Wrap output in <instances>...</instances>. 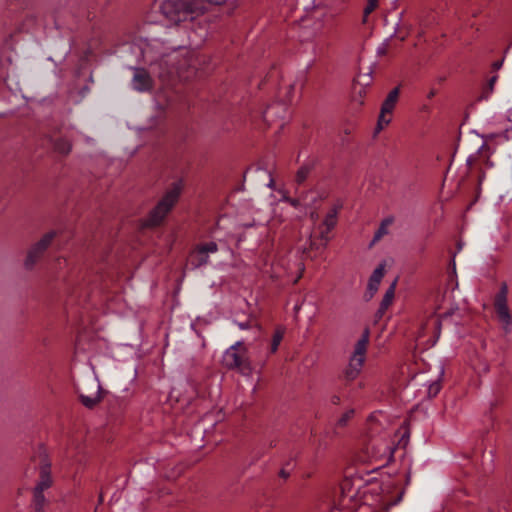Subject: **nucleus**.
I'll return each instance as SVG.
<instances>
[{"instance_id": "obj_11", "label": "nucleus", "mask_w": 512, "mask_h": 512, "mask_svg": "<svg viewBox=\"0 0 512 512\" xmlns=\"http://www.w3.org/2000/svg\"><path fill=\"white\" fill-rule=\"evenodd\" d=\"M308 235V249L319 250L326 246L330 239V226H305Z\"/></svg>"}, {"instance_id": "obj_41", "label": "nucleus", "mask_w": 512, "mask_h": 512, "mask_svg": "<svg viewBox=\"0 0 512 512\" xmlns=\"http://www.w3.org/2000/svg\"><path fill=\"white\" fill-rule=\"evenodd\" d=\"M300 307H301V306H300V305H298V304H296V305L294 306V310H295V312H296V313H298V311H299Z\"/></svg>"}, {"instance_id": "obj_29", "label": "nucleus", "mask_w": 512, "mask_h": 512, "mask_svg": "<svg viewBox=\"0 0 512 512\" xmlns=\"http://www.w3.org/2000/svg\"><path fill=\"white\" fill-rule=\"evenodd\" d=\"M378 6V0H367V4L363 10V23H366L367 17L376 9Z\"/></svg>"}, {"instance_id": "obj_38", "label": "nucleus", "mask_w": 512, "mask_h": 512, "mask_svg": "<svg viewBox=\"0 0 512 512\" xmlns=\"http://www.w3.org/2000/svg\"><path fill=\"white\" fill-rule=\"evenodd\" d=\"M474 159H475V156L474 155H470L467 160H466V164L468 166H472L473 165V162H474Z\"/></svg>"}, {"instance_id": "obj_17", "label": "nucleus", "mask_w": 512, "mask_h": 512, "mask_svg": "<svg viewBox=\"0 0 512 512\" xmlns=\"http://www.w3.org/2000/svg\"><path fill=\"white\" fill-rule=\"evenodd\" d=\"M51 483L52 480L50 476V465L45 464L41 467L40 480L34 489L44 492V490L48 489L51 486Z\"/></svg>"}, {"instance_id": "obj_1", "label": "nucleus", "mask_w": 512, "mask_h": 512, "mask_svg": "<svg viewBox=\"0 0 512 512\" xmlns=\"http://www.w3.org/2000/svg\"><path fill=\"white\" fill-rule=\"evenodd\" d=\"M123 51L129 53L136 64L144 63L149 66V70L130 66L134 71L131 86L137 92L152 90L153 76L162 83L169 84L175 78L188 81L199 74L197 68L199 59L194 54L178 52L176 47H167L157 38L134 40L125 44Z\"/></svg>"}, {"instance_id": "obj_27", "label": "nucleus", "mask_w": 512, "mask_h": 512, "mask_svg": "<svg viewBox=\"0 0 512 512\" xmlns=\"http://www.w3.org/2000/svg\"><path fill=\"white\" fill-rule=\"evenodd\" d=\"M54 148L61 154H68L71 151V144L66 139H57L54 142Z\"/></svg>"}, {"instance_id": "obj_34", "label": "nucleus", "mask_w": 512, "mask_h": 512, "mask_svg": "<svg viewBox=\"0 0 512 512\" xmlns=\"http://www.w3.org/2000/svg\"><path fill=\"white\" fill-rule=\"evenodd\" d=\"M239 329L241 330H247L251 327V324L249 322H235Z\"/></svg>"}, {"instance_id": "obj_4", "label": "nucleus", "mask_w": 512, "mask_h": 512, "mask_svg": "<svg viewBox=\"0 0 512 512\" xmlns=\"http://www.w3.org/2000/svg\"><path fill=\"white\" fill-rule=\"evenodd\" d=\"M222 363L228 369H236L242 374L251 372V364L242 341H237L225 350Z\"/></svg>"}, {"instance_id": "obj_9", "label": "nucleus", "mask_w": 512, "mask_h": 512, "mask_svg": "<svg viewBox=\"0 0 512 512\" xmlns=\"http://www.w3.org/2000/svg\"><path fill=\"white\" fill-rule=\"evenodd\" d=\"M341 508L346 509L348 512L359 509H365L366 507L360 504L358 498V490L352 487V483L349 479H345L341 484V497L339 500Z\"/></svg>"}, {"instance_id": "obj_6", "label": "nucleus", "mask_w": 512, "mask_h": 512, "mask_svg": "<svg viewBox=\"0 0 512 512\" xmlns=\"http://www.w3.org/2000/svg\"><path fill=\"white\" fill-rule=\"evenodd\" d=\"M368 344V333L365 332L357 341L354 352L350 357L349 364L345 369V378L349 381L354 380L360 374L364 361Z\"/></svg>"}, {"instance_id": "obj_39", "label": "nucleus", "mask_w": 512, "mask_h": 512, "mask_svg": "<svg viewBox=\"0 0 512 512\" xmlns=\"http://www.w3.org/2000/svg\"><path fill=\"white\" fill-rule=\"evenodd\" d=\"M435 95H436V90L435 89H431L429 91V93L427 94V98L428 99H432Z\"/></svg>"}, {"instance_id": "obj_24", "label": "nucleus", "mask_w": 512, "mask_h": 512, "mask_svg": "<svg viewBox=\"0 0 512 512\" xmlns=\"http://www.w3.org/2000/svg\"><path fill=\"white\" fill-rule=\"evenodd\" d=\"M342 203L340 201H338L337 203H335L330 209L329 211L327 212L326 214V218L323 222V224H333V220L336 218L339 210L342 208Z\"/></svg>"}, {"instance_id": "obj_20", "label": "nucleus", "mask_w": 512, "mask_h": 512, "mask_svg": "<svg viewBox=\"0 0 512 512\" xmlns=\"http://www.w3.org/2000/svg\"><path fill=\"white\" fill-rule=\"evenodd\" d=\"M46 504V499L42 491L35 490L33 491V501L32 506L35 512H43Z\"/></svg>"}, {"instance_id": "obj_28", "label": "nucleus", "mask_w": 512, "mask_h": 512, "mask_svg": "<svg viewBox=\"0 0 512 512\" xmlns=\"http://www.w3.org/2000/svg\"><path fill=\"white\" fill-rule=\"evenodd\" d=\"M399 25H400V23L398 22V23L396 24V26H395V29H394L393 34H392V35H390V37L386 38V39H385V40H384V41H383V42H382V43L377 47L376 52H377V54H378V55L382 56V55H385V54H386V52H387V48H388V46H389V42H390V40H391V39L396 35L397 30H398V28H399Z\"/></svg>"}, {"instance_id": "obj_22", "label": "nucleus", "mask_w": 512, "mask_h": 512, "mask_svg": "<svg viewBox=\"0 0 512 512\" xmlns=\"http://www.w3.org/2000/svg\"><path fill=\"white\" fill-rule=\"evenodd\" d=\"M497 79H498L497 75H494L489 79L486 87H484V89L479 97V100H488L490 98L491 94L493 93L494 85H495Z\"/></svg>"}, {"instance_id": "obj_8", "label": "nucleus", "mask_w": 512, "mask_h": 512, "mask_svg": "<svg viewBox=\"0 0 512 512\" xmlns=\"http://www.w3.org/2000/svg\"><path fill=\"white\" fill-rule=\"evenodd\" d=\"M294 271L299 272L294 282H296L304 271V264L302 261L297 260L293 263L286 259H277L271 263L270 270L265 269V272H270L273 277L280 278L285 274H292Z\"/></svg>"}, {"instance_id": "obj_25", "label": "nucleus", "mask_w": 512, "mask_h": 512, "mask_svg": "<svg viewBox=\"0 0 512 512\" xmlns=\"http://www.w3.org/2000/svg\"><path fill=\"white\" fill-rule=\"evenodd\" d=\"M482 137L486 140L502 137L503 140L508 141L512 139V126L505 128L501 133H489Z\"/></svg>"}, {"instance_id": "obj_14", "label": "nucleus", "mask_w": 512, "mask_h": 512, "mask_svg": "<svg viewBox=\"0 0 512 512\" xmlns=\"http://www.w3.org/2000/svg\"><path fill=\"white\" fill-rule=\"evenodd\" d=\"M288 117V107L285 102L270 104L263 112L264 121L270 123L275 120H284Z\"/></svg>"}, {"instance_id": "obj_42", "label": "nucleus", "mask_w": 512, "mask_h": 512, "mask_svg": "<svg viewBox=\"0 0 512 512\" xmlns=\"http://www.w3.org/2000/svg\"><path fill=\"white\" fill-rule=\"evenodd\" d=\"M484 177H485V175H484V174H483V175H481V176L479 177V183H480V184H481V183H482V181L484 180Z\"/></svg>"}, {"instance_id": "obj_3", "label": "nucleus", "mask_w": 512, "mask_h": 512, "mask_svg": "<svg viewBox=\"0 0 512 512\" xmlns=\"http://www.w3.org/2000/svg\"><path fill=\"white\" fill-rule=\"evenodd\" d=\"M183 188L184 182L182 179L173 182L156 206L150 211V221L145 224H159L163 221L177 203Z\"/></svg>"}, {"instance_id": "obj_23", "label": "nucleus", "mask_w": 512, "mask_h": 512, "mask_svg": "<svg viewBox=\"0 0 512 512\" xmlns=\"http://www.w3.org/2000/svg\"><path fill=\"white\" fill-rule=\"evenodd\" d=\"M394 450L395 447L393 443H386L375 453L374 456L377 458H390L393 455Z\"/></svg>"}, {"instance_id": "obj_19", "label": "nucleus", "mask_w": 512, "mask_h": 512, "mask_svg": "<svg viewBox=\"0 0 512 512\" xmlns=\"http://www.w3.org/2000/svg\"><path fill=\"white\" fill-rule=\"evenodd\" d=\"M396 283L397 280H394L392 284L389 286V288L386 290L382 302L380 304L381 313H384L385 310L391 305L395 295Z\"/></svg>"}, {"instance_id": "obj_40", "label": "nucleus", "mask_w": 512, "mask_h": 512, "mask_svg": "<svg viewBox=\"0 0 512 512\" xmlns=\"http://www.w3.org/2000/svg\"><path fill=\"white\" fill-rule=\"evenodd\" d=\"M274 185H275V184H274V180H273V178L270 176V180H269V182L267 183V187H268V188L273 189V188H274Z\"/></svg>"}, {"instance_id": "obj_43", "label": "nucleus", "mask_w": 512, "mask_h": 512, "mask_svg": "<svg viewBox=\"0 0 512 512\" xmlns=\"http://www.w3.org/2000/svg\"><path fill=\"white\" fill-rule=\"evenodd\" d=\"M483 148H484V144H482V145L478 148L477 153H479Z\"/></svg>"}, {"instance_id": "obj_30", "label": "nucleus", "mask_w": 512, "mask_h": 512, "mask_svg": "<svg viewBox=\"0 0 512 512\" xmlns=\"http://www.w3.org/2000/svg\"><path fill=\"white\" fill-rule=\"evenodd\" d=\"M388 234L387 226H379L378 230L376 231L374 238L371 242V245L376 243L378 240H380L384 235Z\"/></svg>"}, {"instance_id": "obj_12", "label": "nucleus", "mask_w": 512, "mask_h": 512, "mask_svg": "<svg viewBox=\"0 0 512 512\" xmlns=\"http://www.w3.org/2000/svg\"><path fill=\"white\" fill-rule=\"evenodd\" d=\"M400 93V88L396 87L392 89L385 100L382 103L380 115L378 118V130H382L385 125H388L391 122L390 117H386L387 114H391L396 106Z\"/></svg>"}, {"instance_id": "obj_5", "label": "nucleus", "mask_w": 512, "mask_h": 512, "mask_svg": "<svg viewBox=\"0 0 512 512\" xmlns=\"http://www.w3.org/2000/svg\"><path fill=\"white\" fill-rule=\"evenodd\" d=\"M220 252L225 259L232 256V249L224 241L219 243L211 241L208 243L200 244L191 256V264L195 267H201L208 263L209 255Z\"/></svg>"}, {"instance_id": "obj_44", "label": "nucleus", "mask_w": 512, "mask_h": 512, "mask_svg": "<svg viewBox=\"0 0 512 512\" xmlns=\"http://www.w3.org/2000/svg\"><path fill=\"white\" fill-rule=\"evenodd\" d=\"M511 114H512V108H510V109L508 110V116H509V117L511 116Z\"/></svg>"}, {"instance_id": "obj_37", "label": "nucleus", "mask_w": 512, "mask_h": 512, "mask_svg": "<svg viewBox=\"0 0 512 512\" xmlns=\"http://www.w3.org/2000/svg\"><path fill=\"white\" fill-rule=\"evenodd\" d=\"M503 62H504V59H501V60L495 61V62L492 64V68H493L494 70H499V69L502 67Z\"/></svg>"}, {"instance_id": "obj_16", "label": "nucleus", "mask_w": 512, "mask_h": 512, "mask_svg": "<svg viewBox=\"0 0 512 512\" xmlns=\"http://www.w3.org/2000/svg\"><path fill=\"white\" fill-rule=\"evenodd\" d=\"M91 386L93 388H95V392L92 395H86L83 391L80 392L81 402L87 408L94 407L100 401V385H99V383L92 381Z\"/></svg>"}, {"instance_id": "obj_7", "label": "nucleus", "mask_w": 512, "mask_h": 512, "mask_svg": "<svg viewBox=\"0 0 512 512\" xmlns=\"http://www.w3.org/2000/svg\"><path fill=\"white\" fill-rule=\"evenodd\" d=\"M507 295L508 287L505 283H503L494 299V307L498 321L506 333L511 331L512 325V316L507 304Z\"/></svg>"}, {"instance_id": "obj_31", "label": "nucleus", "mask_w": 512, "mask_h": 512, "mask_svg": "<svg viewBox=\"0 0 512 512\" xmlns=\"http://www.w3.org/2000/svg\"><path fill=\"white\" fill-rule=\"evenodd\" d=\"M440 383L438 381L432 382L428 387V393L430 396H436L440 391Z\"/></svg>"}, {"instance_id": "obj_33", "label": "nucleus", "mask_w": 512, "mask_h": 512, "mask_svg": "<svg viewBox=\"0 0 512 512\" xmlns=\"http://www.w3.org/2000/svg\"><path fill=\"white\" fill-rule=\"evenodd\" d=\"M400 501H401V495H398V497L393 501H385L384 505L387 507H392V506H395Z\"/></svg>"}, {"instance_id": "obj_36", "label": "nucleus", "mask_w": 512, "mask_h": 512, "mask_svg": "<svg viewBox=\"0 0 512 512\" xmlns=\"http://www.w3.org/2000/svg\"><path fill=\"white\" fill-rule=\"evenodd\" d=\"M124 512H143L141 506L129 507L124 510Z\"/></svg>"}, {"instance_id": "obj_26", "label": "nucleus", "mask_w": 512, "mask_h": 512, "mask_svg": "<svg viewBox=\"0 0 512 512\" xmlns=\"http://www.w3.org/2000/svg\"><path fill=\"white\" fill-rule=\"evenodd\" d=\"M311 169L312 167L309 164H304L298 169L296 174V182L298 185H301L306 180Z\"/></svg>"}, {"instance_id": "obj_32", "label": "nucleus", "mask_w": 512, "mask_h": 512, "mask_svg": "<svg viewBox=\"0 0 512 512\" xmlns=\"http://www.w3.org/2000/svg\"><path fill=\"white\" fill-rule=\"evenodd\" d=\"M354 411L349 410L347 411L340 419H339V425L343 426L346 424L348 419L353 415Z\"/></svg>"}, {"instance_id": "obj_13", "label": "nucleus", "mask_w": 512, "mask_h": 512, "mask_svg": "<svg viewBox=\"0 0 512 512\" xmlns=\"http://www.w3.org/2000/svg\"><path fill=\"white\" fill-rule=\"evenodd\" d=\"M54 238V233L50 232L45 234L41 240H39L28 252L27 258L25 260V267L30 269L36 263L40 255L45 251V249L50 245Z\"/></svg>"}, {"instance_id": "obj_18", "label": "nucleus", "mask_w": 512, "mask_h": 512, "mask_svg": "<svg viewBox=\"0 0 512 512\" xmlns=\"http://www.w3.org/2000/svg\"><path fill=\"white\" fill-rule=\"evenodd\" d=\"M432 329L433 333L435 334V339L432 342V345H434L439 337L440 333V320L437 317H431L425 325L421 328V332L418 335V339L423 337L427 330Z\"/></svg>"}, {"instance_id": "obj_10", "label": "nucleus", "mask_w": 512, "mask_h": 512, "mask_svg": "<svg viewBox=\"0 0 512 512\" xmlns=\"http://www.w3.org/2000/svg\"><path fill=\"white\" fill-rule=\"evenodd\" d=\"M279 192L282 195L280 201L287 202L296 209H300L302 207L314 208L316 202L322 198V194L315 190H309L301 193L298 192V196L296 198L289 197L284 191Z\"/></svg>"}, {"instance_id": "obj_2", "label": "nucleus", "mask_w": 512, "mask_h": 512, "mask_svg": "<svg viewBox=\"0 0 512 512\" xmlns=\"http://www.w3.org/2000/svg\"><path fill=\"white\" fill-rule=\"evenodd\" d=\"M203 2L220 5L224 0H165L159 6L167 21L174 24L184 23V28L191 30L188 37L194 46H199L208 35L206 25L199 19L205 10Z\"/></svg>"}, {"instance_id": "obj_15", "label": "nucleus", "mask_w": 512, "mask_h": 512, "mask_svg": "<svg viewBox=\"0 0 512 512\" xmlns=\"http://www.w3.org/2000/svg\"><path fill=\"white\" fill-rule=\"evenodd\" d=\"M385 268L386 262L383 261L375 268L372 275L370 276L367 289L371 296H373L377 292L381 280L385 275Z\"/></svg>"}, {"instance_id": "obj_45", "label": "nucleus", "mask_w": 512, "mask_h": 512, "mask_svg": "<svg viewBox=\"0 0 512 512\" xmlns=\"http://www.w3.org/2000/svg\"><path fill=\"white\" fill-rule=\"evenodd\" d=\"M400 40L404 41L405 40V36L400 37Z\"/></svg>"}, {"instance_id": "obj_21", "label": "nucleus", "mask_w": 512, "mask_h": 512, "mask_svg": "<svg viewBox=\"0 0 512 512\" xmlns=\"http://www.w3.org/2000/svg\"><path fill=\"white\" fill-rule=\"evenodd\" d=\"M285 329L283 327H278L272 337L271 345H270V353L273 354L278 350V347L284 337Z\"/></svg>"}, {"instance_id": "obj_35", "label": "nucleus", "mask_w": 512, "mask_h": 512, "mask_svg": "<svg viewBox=\"0 0 512 512\" xmlns=\"http://www.w3.org/2000/svg\"><path fill=\"white\" fill-rule=\"evenodd\" d=\"M394 218L392 216H387L383 218L380 222V224L386 225V224H393Z\"/></svg>"}]
</instances>
